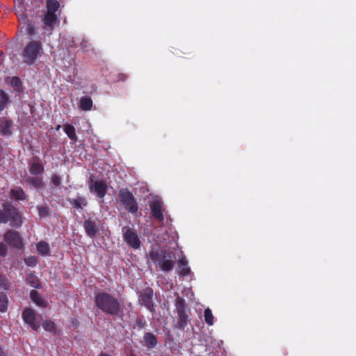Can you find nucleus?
Returning a JSON list of instances; mask_svg holds the SVG:
<instances>
[{
  "label": "nucleus",
  "instance_id": "1",
  "mask_svg": "<svg viewBox=\"0 0 356 356\" xmlns=\"http://www.w3.org/2000/svg\"><path fill=\"white\" fill-rule=\"evenodd\" d=\"M95 306L106 314L113 316H118L121 305L114 296L107 292H99L95 298Z\"/></svg>",
  "mask_w": 356,
  "mask_h": 356
},
{
  "label": "nucleus",
  "instance_id": "2",
  "mask_svg": "<svg viewBox=\"0 0 356 356\" xmlns=\"http://www.w3.org/2000/svg\"><path fill=\"white\" fill-rule=\"evenodd\" d=\"M10 223L14 228H19L22 225L23 219L18 209L10 203L6 202L0 209V223Z\"/></svg>",
  "mask_w": 356,
  "mask_h": 356
},
{
  "label": "nucleus",
  "instance_id": "3",
  "mask_svg": "<svg viewBox=\"0 0 356 356\" xmlns=\"http://www.w3.org/2000/svg\"><path fill=\"white\" fill-rule=\"evenodd\" d=\"M149 257L153 263L159 267L161 271L170 272L173 269L174 261L171 252H168L163 249H158L151 251L149 252Z\"/></svg>",
  "mask_w": 356,
  "mask_h": 356
},
{
  "label": "nucleus",
  "instance_id": "4",
  "mask_svg": "<svg viewBox=\"0 0 356 356\" xmlns=\"http://www.w3.org/2000/svg\"><path fill=\"white\" fill-rule=\"evenodd\" d=\"M42 50V45L40 41L31 40L26 43L22 56L24 62L29 65H33Z\"/></svg>",
  "mask_w": 356,
  "mask_h": 356
},
{
  "label": "nucleus",
  "instance_id": "5",
  "mask_svg": "<svg viewBox=\"0 0 356 356\" xmlns=\"http://www.w3.org/2000/svg\"><path fill=\"white\" fill-rule=\"evenodd\" d=\"M175 307L177 313V322L176 327L184 330L188 321V315L186 313V304L183 298L177 297L175 300Z\"/></svg>",
  "mask_w": 356,
  "mask_h": 356
},
{
  "label": "nucleus",
  "instance_id": "6",
  "mask_svg": "<svg viewBox=\"0 0 356 356\" xmlns=\"http://www.w3.org/2000/svg\"><path fill=\"white\" fill-rule=\"evenodd\" d=\"M119 199L129 212L136 213L138 211V207L136 200L128 189L120 190Z\"/></svg>",
  "mask_w": 356,
  "mask_h": 356
},
{
  "label": "nucleus",
  "instance_id": "7",
  "mask_svg": "<svg viewBox=\"0 0 356 356\" xmlns=\"http://www.w3.org/2000/svg\"><path fill=\"white\" fill-rule=\"evenodd\" d=\"M88 186L90 193L95 194L98 198L103 199L106 195L108 186L104 181H94L92 177H90L88 181Z\"/></svg>",
  "mask_w": 356,
  "mask_h": 356
},
{
  "label": "nucleus",
  "instance_id": "8",
  "mask_svg": "<svg viewBox=\"0 0 356 356\" xmlns=\"http://www.w3.org/2000/svg\"><path fill=\"white\" fill-rule=\"evenodd\" d=\"M123 233L124 241L127 244L134 249H138L140 247L141 243L137 235L132 229L127 227H123L122 229Z\"/></svg>",
  "mask_w": 356,
  "mask_h": 356
},
{
  "label": "nucleus",
  "instance_id": "9",
  "mask_svg": "<svg viewBox=\"0 0 356 356\" xmlns=\"http://www.w3.org/2000/svg\"><path fill=\"white\" fill-rule=\"evenodd\" d=\"M3 239L10 246L14 248L21 249L23 247L22 237L17 231L7 230L3 235Z\"/></svg>",
  "mask_w": 356,
  "mask_h": 356
},
{
  "label": "nucleus",
  "instance_id": "10",
  "mask_svg": "<svg viewBox=\"0 0 356 356\" xmlns=\"http://www.w3.org/2000/svg\"><path fill=\"white\" fill-rule=\"evenodd\" d=\"M39 316L33 309L26 308L22 312L24 321L27 323L33 330L38 331L40 329V324L37 317Z\"/></svg>",
  "mask_w": 356,
  "mask_h": 356
},
{
  "label": "nucleus",
  "instance_id": "11",
  "mask_svg": "<svg viewBox=\"0 0 356 356\" xmlns=\"http://www.w3.org/2000/svg\"><path fill=\"white\" fill-rule=\"evenodd\" d=\"M154 292L152 289L147 287L143 289L139 296V302L143 305L149 311L154 312V305L153 302Z\"/></svg>",
  "mask_w": 356,
  "mask_h": 356
},
{
  "label": "nucleus",
  "instance_id": "12",
  "mask_svg": "<svg viewBox=\"0 0 356 356\" xmlns=\"http://www.w3.org/2000/svg\"><path fill=\"white\" fill-rule=\"evenodd\" d=\"M152 216L156 219L159 222L164 221V216L163 214V204L161 200H155L149 204Z\"/></svg>",
  "mask_w": 356,
  "mask_h": 356
},
{
  "label": "nucleus",
  "instance_id": "13",
  "mask_svg": "<svg viewBox=\"0 0 356 356\" xmlns=\"http://www.w3.org/2000/svg\"><path fill=\"white\" fill-rule=\"evenodd\" d=\"M19 22L23 24V28L26 33L30 36L35 34V28L33 22L28 17L27 15L22 14L18 17Z\"/></svg>",
  "mask_w": 356,
  "mask_h": 356
},
{
  "label": "nucleus",
  "instance_id": "14",
  "mask_svg": "<svg viewBox=\"0 0 356 356\" xmlns=\"http://www.w3.org/2000/svg\"><path fill=\"white\" fill-rule=\"evenodd\" d=\"M83 227L88 236L92 238L96 237L98 233V227L95 221L90 219L86 220L83 222Z\"/></svg>",
  "mask_w": 356,
  "mask_h": 356
},
{
  "label": "nucleus",
  "instance_id": "15",
  "mask_svg": "<svg viewBox=\"0 0 356 356\" xmlns=\"http://www.w3.org/2000/svg\"><path fill=\"white\" fill-rule=\"evenodd\" d=\"M57 19H58L56 13L47 12L43 19L44 29L48 31H52L54 29V25L57 22Z\"/></svg>",
  "mask_w": 356,
  "mask_h": 356
},
{
  "label": "nucleus",
  "instance_id": "16",
  "mask_svg": "<svg viewBox=\"0 0 356 356\" xmlns=\"http://www.w3.org/2000/svg\"><path fill=\"white\" fill-rule=\"evenodd\" d=\"M29 172L35 176L42 175L44 172V166L39 159H37L31 164Z\"/></svg>",
  "mask_w": 356,
  "mask_h": 356
},
{
  "label": "nucleus",
  "instance_id": "17",
  "mask_svg": "<svg viewBox=\"0 0 356 356\" xmlns=\"http://www.w3.org/2000/svg\"><path fill=\"white\" fill-rule=\"evenodd\" d=\"M179 275L180 276H186L191 273V268L188 266V261L186 257L181 258L178 264Z\"/></svg>",
  "mask_w": 356,
  "mask_h": 356
},
{
  "label": "nucleus",
  "instance_id": "18",
  "mask_svg": "<svg viewBox=\"0 0 356 356\" xmlns=\"http://www.w3.org/2000/svg\"><path fill=\"white\" fill-rule=\"evenodd\" d=\"M70 204L72 207L76 209H82L83 207L88 204L87 200L83 197H78L76 198L68 199Z\"/></svg>",
  "mask_w": 356,
  "mask_h": 356
},
{
  "label": "nucleus",
  "instance_id": "19",
  "mask_svg": "<svg viewBox=\"0 0 356 356\" xmlns=\"http://www.w3.org/2000/svg\"><path fill=\"white\" fill-rule=\"evenodd\" d=\"M12 121L9 120H3L0 123V134L3 136H10L12 134Z\"/></svg>",
  "mask_w": 356,
  "mask_h": 356
},
{
  "label": "nucleus",
  "instance_id": "20",
  "mask_svg": "<svg viewBox=\"0 0 356 356\" xmlns=\"http://www.w3.org/2000/svg\"><path fill=\"white\" fill-rule=\"evenodd\" d=\"M27 284L35 289H41L42 285L38 277L33 273H31L27 275L26 278Z\"/></svg>",
  "mask_w": 356,
  "mask_h": 356
},
{
  "label": "nucleus",
  "instance_id": "21",
  "mask_svg": "<svg viewBox=\"0 0 356 356\" xmlns=\"http://www.w3.org/2000/svg\"><path fill=\"white\" fill-rule=\"evenodd\" d=\"M30 298L34 303H35L37 305L40 307H44L47 306L46 302L44 301V300L40 296V293L35 290L31 291Z\"/></svg>",
  "mask_w": 356,
  "mask_h": 356
},
{
  "label": "nucleus",
  "instance_id": "22",
  "mask_svg": "<svg viewBox=\"0 0 356 356\" xmlns=\"http://www.w3.org/2000/svg\"><path fill=\"white\" fill-rule=\"evenodd\" d=\"M144 341L149 348H153L156 346L157 341L156 337L151 332H146L144 334Z\"/></svg>",
  "mask_w": 356,
  "mask_h": 356
},
{
  "label": "nucleus",
  "instance_id": "23",
  "mask_svg": "<svg viewBox=\"0 0 356 356\" xmlns=\"http://www.w3.org/2000/svg\"><path fill=\"white\" fill-rule=\"evenodd\" d=\"M92 100L90 97H82L79 102V107L83 111H90L92 107Z\"/></svg>",
  "mask_w": 356,
  "mask_h": 356
},
{
  "label": "nucleus",
  "instance_id": "24",
  "mask_svg": "<svg viewBox=\"0 0 356 356\" xmlns=\"http://www.w3.org/2000/svg\"><path fill=\"white\" fill-rule=\"evenodd\" d=\"M63 129L65 133L69 137L70 139H71L74 142L77 141L78 138L74 126L70 124H66L64 125Z\"/></svg>",
  "mask_w": 356,
  "mask_h": 356
},
{
  "label": "nucleus",
  "instance_id": "25",
  "mask_svg": "<svg viewBox=\"0 0 356 356\" xmlns=\"http://www.w3.org/2000/svg\"><path fill=\"white\" fill-rule=\"evenodd\" d=\"M26 181L37 189L44 187L42 179L39 177H29L26 178Z\"/></svg>",
  "mask_w": 356,
  "mask_h": 356
},
{
  "label": "nucleus",
  "instance_id": "26",
  "mask_svg": "<svg viewBox=\"0 0 356 356\" xmlns=\"http://www.w3.org/2000/svg\"><path fill=\"white\" fill-rule=\"evenodd\" d=\"M10 196L17 200H24L26 197L24 191L20 187L12 189L10 192Z\"/></svg>",
  "mask_w": 356,
  "mask_h": 356
},
{
  "label": "nucleus",
  "instance_id": "27",
  "mask_svg": "<svg viewBox=\"0 0 356 356\" xmlns=\"http://www.w3.org/2000/svg\"><path fill=\"white\" fill-rule=\"evenodd\" d=\"M37 250L42 256L48 255L50 252L49 245L47 242L41 241L37 244Z\"/></svg>",
  "mask_w": 356,
  "mask_h": 356
},
{
  "label": "nucleus",
  "instance_id": "28",
  "mask_svg": "<svg viewBox=\"0 0 356 356\" xmlns=\"http://www.w3.org/2000/svg\"><path fill=\"white\" fill-rule=\"evenodd\" d=\"M42 327L45 331L56 334L57 330L56 324L51 320H45L42 322Z\"/></svg>",
  "mask_w": 356,
  "mask_h": 356
},
{
  "label": "nucleus",
  "instance_id": "29",
  "mask_svg": "<svg viewBox=\"0 0 356 356\" xmlns=\"http://www.w3.org/2000/svg\"><path fill=\"white\" fill-rule=\"evenodd\" d=\"M47 8L48 13H56L60 6L57 0H47Z\"/></svg>",
  "mask_w": 356,
  "mask_h": 356
},
{
  "label": "nucleus",
  "instance_id": "30",
  "mask_svg": "<svg viewBox=\"0 0 356 356\" xmlns=\"http://www.w3.org/2000/svg\"><path fill=\"white\" fill-rule=\"evenodd\" d=\"M8 299L6 294L0 292V312H5L8 309Z\"/></svg>",
  "mask_w": 356,
  "mask_h": 356
},
{
  "label": "nucleus",
  "instance_id": "31",
  "mask_svg": "<svg viewBox=\"0 0 356 356\" xmlns=\"http://www.w3.org/2000/svg\"><path fill=\"white\" fill-rule=\"evenodd\" d=\"M10 99L8 94L0 90V111H3L8 104Z\"/></svg>",
  "mask_w": 356,
  "mask_h": 356
},
{
  "label": "nucleus",
  "instance_id": "32",
  "mask_svg": "<svg viewBox=\"0 0 356 356\" xmlns=\"http://www.w3.org/2000/svg\"><path fill=\"white\" fill-rule=\"evenodd\" d=\"M10 85L15 90L20 92L22 90V82L18 76H13L10 80Z\"/></svg>",
  "mask_w": 356,
  "mask_h": 356
},
{
  "label": "nucleus",
  "instance_id": "33",
  "mask_svg": "<svg viewBox=\"0 0 356 356\" xmlns=\"http://www.w3.org/2000/svg\"><path fill=\"white\" fill-rule=\"evenodd\" d=\"M204 318L206 323H207L209 325H213V316L212 314L211 310L208 307L205 309L204 312Z\"/></svg>",
  "mask_w": 356,
  "mask_h": 356
},
{
  "label": "nucleus",
  "instance_id": "34",
  "mask_svg": "<svg viewBox=\"0 0 356 356\" xmlns=\"http://www.w3.org/2000/svg\"><path fill=\"white\" fill-rule=\"evenodd\" d=\"M24 263L28 266L34 267L38 264V260L35 256H30L24 259Z\"/></svg>",
  "mask_w": 356,
  "mask_h": 356
},
{
  "label": "nucleus",
  "instance_id": "35",
  "mask_svg": "<svg viewBox=\"0 0 356 356\" xmlns=\"http://www.w3.org/2000/svg\"><path fill=\"white\" fill-rule=\"evenodd\" d=\"M0 287L5 290H8L10 288V284L8 279L5 275L0 274Z\"/></svg>",
  "mask_w": 356,
  "mask_h": 356
},
{
  "label": "nucleus",
  "instance_id": "36",
  "mask_svg": "<svg viewBox=\"0 0 356 356\" xmlns=\"http://www.w3.org/2000/svg\"><path fill=\"white\" fill-rule=\"evenodd\" d=\"M38 211L39 216L41 218L47 217L49 216V208L47 206H38Z\"/></svg>",
  "mask_w": 356,
  "mask_h": 356
},
{
  "label": "nucleus",
  "instance_id": "37",
  "mask_svg": "<svg viewBox=\"0 0 356 356\" xmlns=\"http://www.w3.org/2000/svg\"><path fill=\"white\" fill-rule=\"evenodd\" d=\"M51 183L55 187L59 186L61 184V177L56 174L52 175L51 177Z\"/></svg>",
  "mask_w": 356,
  "mask_h": 356
},
{
  "label": "nucleus",
  "instance_id": "38",
  "mask_svg": "<svg viewBox=\"0 0 356 356\" xmlns=\"http://www.w3.org/2000/svg\"><path fill=\"white\" fill-rule=\"evenodd\" d=\"M8 248L7 245L3 243H0V256L2 257H5L7 254Z\"/></svg>",
  "mask_w": 356,
  "mask_h": 356
},
{
  "label": "nucleus",
  "instance_id": "39",
  "mask_svg": "<svg viewBox=\"0 0 356 356\" xmlns=\"http://www.w3.org/2000/svg\"><path fill=\"white\" fill-rule=\"evenodd\" d=\"M127 79V75L123 73H120L118 74L117 81H124Z\"/></svg>",
  "mask_w": 356,
  "mask_h": 356
},
{
  "label": "nucleus",
  "instance_id": "40",
  "mask_svg": "<svg viewBox=\"0 0 356 356\" xmlns=\"http://www.w3.org/2000/svg\"><path fill=\"white\" fill-rule=\"evenodd\" d=\"M136 323L139 327H144V325L145 324V323L141 319H137Z\"/></svg>",
  "mask_w": 356,
  "mask_h": 356
},
{
  "label": "nucleus",
  "instance_id": "41",
  "mask_svg": "<svg viewBox=\"0 0 356 356\" xmlns=\"http://www.w3.org/2000/svg\"><path fill=\"white\" fill-rule=\"evenodd\" d=\"M0 356H6V353L1 346H0Z\"/></svg>",
  "mask_w": 356,
  "mask_h": 356
},
{
  "label": "nucleus",
  "instance_id": "42",
  "mask_svg": "<svg viewBox=\"0 0 356 356\" xmlns=\"http://www.w3.org/2000/svg\"><path fill=\"white\" fill-rule=\"evenodd\" d=\"M60 128H61V125H60V124H58V125L56 126V131H59Z\"/></svg>",
  "mask_w": 356,
  "mask_h": 356
},
{
  "label": "nucleus",
  "instance_id": "43",
  "mask_svg": "<svg viewBox=\"0 0 356 356\" xmlns=\"http://www.w3.org/2000/svg\"><path fill=\"white\" fill-rule=\"evenodd\" d=\"M2 55H3V51H0V57L2 56Z\"/></svg>",
  "mask_w": 356,
  "mask_h": 356
},
{
  "label": "nucleus",
  "instance_id": "44",
  "mask_svg": "<svg viewBox=\"0 0 356 356\" xmlns=\"http://www.w3.org/2000/svg\"><path fill=\"white\" fill-rule=\"evenodd\" d=\"M76 323H78V321L72 322V324H73L74 325H75V324H76Z\"/></svg>",
  "mask_w": 356,
  "mask_h": 356
},
{
  "label": "nucleus",
  "instance_id": "45",
  "mask_svg": "<svg viewBox=\"0 0 356 356\" xmlns=\"http://www.w3.org/2000/svg\"><path fill=\"white\" fill-rule=\"evenodd\" d=\"M76 323H78V321L72 322V324H73L74 325H75V324H76Z\"/></svg>",
  "mask_w": 356,
  "mask_h": 356
},
{
  "label": "nucleus",
  "instance_id": "46",
  "mask_svg": "<svg viewBox=\"0 0 356 356\" xmlns=\"http://www.w3.org/2000/svg\"><path fill=\"white\" fill-rule=\"evenodd\" d=\"M76 323H78V321L72 322V324H73L74 325H75V324H76Z\"/></svg>",
  "mask_w": 356,
  "mask_h": 356
},
{
  "label": "nucleus",
  "instance_id": "47",
  "mask_svg": "<svg viewBox=\"0 0 356 356\" xmlns=\"http://www.w3.org/2000/svg\"><path fill=\"white\" fill-rule=\"evenodd\" d=\"M130 356H135L134 355H131Z\"/></svg>",
  "mask_w": 356,
  "mask_h": 356
}]
</instances>
